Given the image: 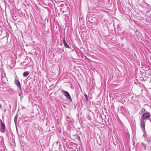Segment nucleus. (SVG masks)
Instances as JSON below:
<instances>
[{
  "label": "nucleus",
  "mask_w": 151,
  "mask_h": 151,
  "mask_svg": "<svg viewBox=\"0 0 151 151\" xmlns=\"http://www.w3.org/2000/svg\"><path fill=\"white\" fill-rule=\"evenodd\" d=\"M143 137H145V140L147 142H151V136H147L146 135H145L144 134Z\"/></svg>",
  "instance_id": "4"
},
{
  "label": "nucleus",
  "mask_w": 151,
  "mask_h": 151,
  "mask_svg": "<svg viewBox=\"0 0 151 151\" xmlns=\"http://www.w3.org/2000/svg\"><path fill=\"white\" fill-rule=\"evenodd\" d=\"M150 112L146 111L144 114L141 117V119L144 120L146 119L150 118Z\"/></svg>",
  "instance_id": "1"
},
{
  "label": "nucleus",
  "mask_w": 151,
  "mask_h": 151,
  "mask_svg": "<svg viewBox=\"0 0 151 151\" xmlns=\"http://www.w3.org/2000/svg\"><path fill=\"white\" fill-rule=\"evenodd\" d=\"M149 120L150 121V122L151 123V118H150Z\"/></svg>",
  "instance_id": "16"
},
{
  "label": "nucleus",
  "mask_w": 151,
  "mask_h": 151,
  "mask_svg": "<svg viewBox=\"0 0 151 151\" xmlns=\"http://www.w3.org/2000/svg\"><path fill=\"white\" fill-rule=\"evenodd\" d=\"M77 139L78 140H80V138L79 136H77Z\"/></svg>",
  "instance_id": "15"
},
{
  "label": "nucleus",
  "mask_w": 151,
  "mask_h": 151,
  "mask_svg": "<svg viewBox=\"0 0 151 151\" xmlns=\"http://www.w3.org/2000/svg\"><path fill=\"white\" fill-rule=\"evenodd\" d=\"M25 108V107H22V109H23V108Z\"/></svg>",
  "instance_id": "18"
},
{
  "label": "nucleus",
  "mask_w": 151,
  "mask_h": 151,
  "mask_svg": "<svg viewBox=\"0 0 151 151\" xmlns=\"http://www.w3.org/2000/svg\"><path fill=\"white\" fill-rule=\"evenodd\" d=\"M2 107V106L1 104H0V108Z\"/></svg>",
  "instance_id": "17"
},
{
  "label": "nucleus",
  "mask_w": 151,
  "mask_h": 151,
  "mask_svg": "<svg viewBox=\"0 0 151 151\" xmlns=\"http://www.w3.org/2000/svg\"><path fill=\"white\" fill-rule=\"evenodd\" d=\"M63 43L64 46L67 48H70V46L68 45L66 43L65 39L63 40Z\"/></svg>",
  "instance_id": "7"
},
{
  "label": "nucleus",
  "mask_w": 151,
  "mask_h": 151,
  "mask_svg": "<svg viewBox=\"0 0 151 151\" xmlns=\"http://www.w3.org/2000/svg\"><path fill=\"white\" fill-rule=\"evenodd\" d=\"M15 83L19 88L18 90L21 91V88L19 81L17 79L15 80Z\"/></svg>",
  "instance_id": "5"
},
{
  "label": "nucleus",
  "mask_w": 151,
  "mask_h": 151,
  "mask_svg": "<svg viewBox=\"0 0 151 151\" xmlns=\"http://www.w3.org/2000/svg\"><path fill=\"white\" fill-rule=\"evenodd\" d=\"M17 115H16L14 117V122L15 124L16 123V122L17 121Z\"/></svg>",
  "instance_id": "12"
},
{
  "label": "nucleus",
  "mask_w": 151,
  "mask_h": 151,
  "mask_svg": "<svg viewBox=\"0 0 151 151\" xmlns=\"http://www.w3.org/2000/svg\"><path fill=\"white\" fill-rule=\"evenodd\" d=\"M145 109H142V110H141V111L142 112H144L145 111Z\"/></svg>",
  "instance_id": "14"
},
{
  "label": "nucleus",
  "mask_w": 151,
  "mask_h": 151,
  "mask_svg": "<svg viewBox=\"0 0 151 151\" xmlns=\"http://www.w3.org/2000/svg\"><path fill=\"white\" fill-rule=\"evenodd\" d=\"M61 92L63 93L67 99L69 100L70 101H72V99L70 94L67 91L63 90H61Z\"/></svg>",
  "instance_id": "2"
},
{
  "label": "nucleus",
  "mask_w": 151,
  "mask_h": 151,
  "mask_svg": "<svg viewBox=\"0 0 151 151\" xmlns=\"http://www.w3.org/2000/svg\"><path fill=\"white\" fill-rule=\"evenodd\" d=\"M84 96L86 99V101H88V96L86 94H85L84 95Z\"/></svg>",
  "instance_id": "13"
},
{
  "label": "nucleus",
  "mask_w": 151,
  "mask_h": 151,
  "mask_svg": "<svg viewBox=\"0 0 151 151\" xmlns=\"http://www.w3.org/2000/svg\"><path fill=\"white\" fill-rule=\"evenodd\" d=\"M145 121L144 120L141 119V123H140V127L142 128V131L143 132H145Z\"/></svg>",
  "instance_id": "3"
},
{
  "label": "nucleus",
  "mask_w": 151,
  "mask_h": 151,
  "mask_svg": "<svg viewBox=\"0 0 151 151\" xmlns=\"http://www.w3.org/2000/svg\"><path fill=\"white\" fill-rule=\"evenodd\" d=\"M7 79L6 77H4L1 79V81L3 82L4 83H6V81H7Z\"/></svg>",
  "instance_id": "9"
},
{
  "label": "nucleus",
  "mask_w": 151,
  "mask_h": 151,
  "mask_svg": "<svg viewBox=\"0 0 151 151\" xmlns=\"http://www.w3.org/2000/svg\"><path fill=\"white\" fill-rule=\"evenodd\" d=\"M0 122H1V126L2 128L1 130V132L2 133H4L5 128V124L4 123L2 122V120L0 119Z\"/></svg>",
  "instance_id": "6"
},
{
  "label": "nucleus",
  "mask_w": 151,
  "mask_h": 151,
  "mask_svg": "<svg viewBox=\"0 0 151 151\" xmlns=\"http://www.w3.org/2000/svg\"><path fill=\"white\" fill-rule=\"evenodd\" d=\"M141 145H142V146L143 147L144 149L145 150H146V145L145 144H144L143 143H142L141 144Z\"/></svg>",
  "instance_id": "11"
},
{
  "label": "nucleus",
  "mask_w": 151,
  "mask_h": 151,
  "mask_svg": "<svg viewBox=\"0 0 151 151\" xmlns=\"http://www.w3.org/2000/svg\"><path fill=\"white\" fill-rule=\"evenodd\" d=\"M142 6L144 7H145L147 9L149 8V5L146 3H143L142 4Z\"/></svg>",
  "instance_id": "8"
},
{
  "label": "nucleus",
  "mask_w": 151,
  "mask_h": 151,
  "mask_svg": "<svg viewBox=\"0 0 151 151\" xmlns=\"http://www.w3.org/2000/svg\"><path fill=\"white\" fill-rule=\"evenodd\" d=\"M29 74V72L26 71L24 72L23 73V76L25 77H27Z\"/></svg>",
  "instance_id": "10"
}]
</instances>
